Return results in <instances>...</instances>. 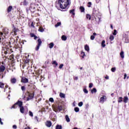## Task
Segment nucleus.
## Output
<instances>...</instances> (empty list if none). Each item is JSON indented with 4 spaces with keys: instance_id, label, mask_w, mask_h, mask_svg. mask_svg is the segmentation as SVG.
<instances>
[{
    "instance_id": "1",
    "label": "nucleus",
    "mask_w": 129,
    "mask_h": 129,
    "mask_svg": "<svg viewBox=\"0 0 129 129\" xmlns=\"http://www.w3.org/2000/svg\"><path fill=\"white\" fill-rule=\"evenodd\" d=\"M11 47V42H7L5 44V46L2 47V53H5V55H7V54H11V53H13L14 51H13V49L10 48Z\"/></svg>"
},
{
    "instance_id": "2",
    "label": "nucleus",
    "mask_w": 129,
    "mask_h": 129,
    "mask_svg": "<svg viewBox=\"0 0 129 129\" xmlns=\"http://www.w3.org/2000/svg\"><path fill=\"white\" fill-rule=\"evenodd\" d=\"M56 3L58 5L61 10H66V8L69 6V0H58Z\"/></svg>"
},
{
    "instance_id": "3",
    "label": "nucleus",
    "mask_w": 129,
    "mask_h": 129,
    "mask_svg": "<svg viewBox=\"0 0 129 129\" xmlns=\"http://www.w3.org/2000/svg\"><path fill=\"white\" fill-rule=\"evenodd\" d=\"M52 109L55 112H60L63 109V107L61 104H55L52 105Z\"/></svg>"
},
{
    "instance_id": "4",
    "label": "nucleus",
    "mask_w": 129,
    "mask_h": 129,
    "mask_svg": "<svg viewBox=\"0 0 129 129\" xmlns=\"http://www.w3.org/2000/svg\"><path fill=\"white\" fill-rule=\"evenodd\" d=\"M23 105V102L21 101L18 100L16 103H15L11 107V109L14 108L16 109V108H18V106H22Z\"/></svg>"
},
{
    "instance_id": "5",
    "label": "nucleus",
    "mask_w": 129,
    "mask_h": 129,
    "mask_svg": "<svg viewBox=\"0 0 129 129\" xmlns=\"http://www.w3.org/2000/svg\"><path fill=\"white\" fill-rule=\"evenodd\" d=\"M27 93L28 94V97L27 98V101L33 99L34 97H35V92H33L32 93H31L27 91Z\"/></svg>"
},
{
    "instance_id": "6",
    "label": "nucleus",
    "mask_w": 129,
    "mask_h": 129,
    "mask_svg": "<svg viewBox=\"0 0 129 129\" xmlns=\"http://www.w3.org/2000/svg\"><path fill=\"white\" fill-rule=\"evenodd\" d=\"M29 11H30L31 13L34 14L37 11L36 5L35 4H31L29 7Z\"/></svg>"
},
{
    "instance_id": "7",
    "label": "nucleus",
    "mask_w": 129,
    "mask_h": 129,
    "mask_svg": "<svg viewBox=\"0 0 129 129\" xmlns=\"http://www.w3.org/2000/svg\"><path fill=\"white\" fill-rule=\"evenodd\" d=\"M37 43H38L37 45L35 47V51H39V49H40V47H41V45H42V40L39 38L37 40Z\"/></svg>"
},
{
    "instance_id": "8",
    "label": "nucleus",
    "mask_w": 129,
    "mask_h": 129,
    "mask_svg": "<svg viewBox=\"0 0 129 129\" xmlns=\"http://www.w3.org/2000/svg\"><path fill=\"white\" fill-rule=\"evenodd\" d=\"M13 29H12V33H14V36H17V35H18V34L17 33V32H20V29H19V28L16 27L15 26V25H13Z\"/></svg>"
},
{
    "instance_id": "9",
    "label": "nucleus",
    "mask_w": 129,
    "mask_h": 129,
    "mask_svg": "<svg viewBox=\"0 0 129 129\" xmlns=\"http://www.w3.org/2000/svg\"><path fill=\"white\" fill-rule=\"evenodd\" d=\"M21 82H22V83H28V82H29V79L25 77H22L21 78Z\"/></svg>"
},
{
    "instance_id": "10",
    "label": "nucleus",
    "mask_w": 129,
    "mask_h": 129,
    "mask_svg": "<svg viewBox=\"0 0 129 129\" xmlns=\"http://www.w3.org/2000/svg\"><path fill=\"white\" fill-rule=\"evenodd\" d=\"M10 82L11 83H12V84H16V83H17V78H11L10 80Z\"/></svg>"
},
{
    "instance_id": "11",
    "label": "nucleus",
    "mask_w": 129,
    "mask_h": 129,
    "mask_svg": "<svg viewBox=\"0 0 129 129\" xmlns=\"http://www.w3.org/2000/svg\"><path fill=\"white\" fill-rule=\"evenodd\" d=\"M105 100H106V96L103 95L102 97L100 99V102H102V103H103Z\"/></svg>"
},
{
    "instance_id": "12",
    "label": "nucleus",
    "mask_w": 129,
    "mask_h": 129,
    "mask_svg": "<svg viewBox=\"0 0 129 129\" xmlns=\"http://www.w3.org/2000/svg\"><path fill=\"white\" fill-rule=\"evenodd\" d=\"M45 125L47 126V127H51L52 125V122L51 121H47L45 123Z\"/></svg>"
},
{
    "instance_id": "13",
    "label": "nucleus",
    "mask_w": 129,
    "mask_h": 129,
    "mask_svg": "<svg viewBox=\"0 0 129 129\" xmlns=\"http://www.w3.org/2000/svg\"><path fill=\"white\" fill-rule=\"evenodd\" d=\"M28 4H29V3L27 0H24L21 3V6H28Z\"/></svg>"
},
{
    "instance_id": "14",
    "label": "nucleus",
    "mask_w": 129,
    "mask_h": 129,
    "mask_svg": "<svg viewBox=\"0 0 129 129\" xmlns=\"http://www.w3.org/2000/svg\"><path fill=\"white\" fill-rule=\"evenodd\" d=\"M0 88L4 89V92H6V89H5V84L2 82H0Z\"/></svg>"
},
{
    "instance_id": "15",
    "label": "nucleus",
    "mask_w": 129,
    "mask_h": 129,
    "mask_svg": "<svg viewBox=\"0 0 129 129\" xmlns=\"http://www.w3.org/2000/svg\"><path fill=\"white\" fill-rule=\"evenodd\" d=\"M20 107V112L21 113H25V108L24 107V106H23V105H21V106H19Z\"/></svg>"
},
{
    "instance_id": "16",
    "label": "nucleus",
    "mask_w": 129,
    "mask_h": 129,
    "mask_svg": "<svg viewBox=\"0 0 129 129\" xmlns=\"http://www.w3.org/2000/svg\"><path fill=\"white\" fill-rule=\"evenodd\" d=\"M6 70V67L4 66H0V72L2 73Z\"/></svg>"
},
{
    "instance_id": "17",
    "label": "nucleus",
    "mask_w": 129,
    "mask_h": 129,
    "mask_svg": "<svg viewBox=\"0 0 129 129\" xmlns=\"http://www.w3.org/2000/svg\"><path fill=\"white\" fill-rule=\"evenodd\" d=\"M97 13H98V11H97V10H93L92 16H93L94 17H97Z\"/></svg>"
},
{
    "instance_id": "18",
    "label": "nucleus",
    "mask_w": 129,
    "mask_h": 129,
    "mask_svg": "<svg viewBox=\"0 0 129 129\" xmlns=\"http://www.w3.org/2000/svg\"><path fill=\"white\" fill-rule=\"evenodd\" d=\"M12 10H13V6H9L7 9L8 13L9 14V13H11V12H12Z\"/></svg>"
},
{
    "instance_id": "19",
    "label": "nucleus",
    "mask_w": 129,
    "mask_h": 129,
    "mask_svg": "<svg viewBox=\"0 0 129 129\" xmlns=\"http://www.w3.org/2000/svg\"><path fill=\"white\" fill-rule=\"evenodd\" d=\"M80 11L81 13H85V9L83 6H81L80 7Z\"/></svg>"
},
{
    "instance_id": "20",
    "label": "nucleus",
    "mask_w": 129,
    "mask_h": 129,
    "mask_svg": "<svg viewBox=\"0 0 129 129\" xmlns=\"http://www.w3.org/2000/svg\"><path fill=\"white\" fill-rule=\"evenodd\" d=\"M25 65H27L28 68H30V60H26L24 62Z\"/></svg>"
},
{
    "instance_id": "21",
    "label": "nucleus",
    "mask_w": 129,
    "mask_h": 129,
    "mask_svg": "<svg viewBox=\"0 0 129 129\" xmlns=\"http://www.w3.org/2000/svg\"><path fill=\"white\" fill-rule=\"evenodd\" d=\"M96 36V33H95V32H94L93 34V35L91 36L90 39L92 40H94V39H95V36Z\"/></svg>"
},
{
    "instance_id": "22",
    "label": "nucleus",
    "mask_w": 129,
    "mask_h": 129,
    "mask_svg": "<svg viewBox=\"0 0 129 129\" xmlns=\"http://www.w3.org/2000/svg\"><path fill=\"white\" fill-rule=\"evenodd\" d=\"M52 64L53 65H55L53 66V67H54L55 68H56V67L58 66V63H57V61L56 60L52 61Z\"/></svg>"
},
{
    "instance_id": "23",
    "label": "nucleus",
    "mask_w": 129,
    "mask_h": 129,
    "mask_svg": "<svg viewBox=\"0 0 129 129\" xmlns=\"http://www.w3.org/2000/svg\"><path fill=\"white\" fill-rule=\"evenodd\" d=\"M75 9L70 10V14H72V16H75Z\"/></svg>"
},
{
    "instance_id": "24",
    "label": "nucleus",
    "mask_w": 129,
    "mask_h": 129,
    "mask_svg": "<svg viewBox=\"0 0 129 129\" xmlns=\"http://www.w3.org/2000/svg\"><path fill=\"white\" fill-rule=\"evenodd\" d=\"M85 56H86V55L85 54V52H84L83 51H81L80 56L82 57V58H83V59L84 58V57H85Z\"/></svg>"
},
{
    "instance_id": "25",
    "label": "nucleus",
    "mask_w": 129,
    "mask_h": 129,
    "mask_svg": "<svg viewBox=\"0 0 129 129\" xmlns=\"http://www.w3.org/2000/svg\"><path fill=\"white\" fill-rule=\"evenodd\" d=\"M128 101V98L127 97V96H124L123 99V102H124V103H127Z\"/></svg>"
},
{
    "instance_id": "26",
    "label": "nucleus",
    "mask_w": 129,
    "mask_h": 129,
    "mask_svg": "<svg viewBox=\"0 0 129 129\" xmlns=\"http://www.w3.org/2000/svg\"><path fill=\"white\" fill-rule=\"evenodd\" d=\"M85 50L87 52H89V46H88V45L86 44L85 45Z\"/></svg>"
},
{
    "instance_id": "27",
    "label": "nucleus",
    "mask_w": 129,
    "mask_h": 129,
    "mask_svg": "<svg viewBox=\"0 0 129 129\" xmlns=\"http://www.w3.org/2000/svg\"><path fill=\"white\" fill-rule=\"evenodd\" d=\"M4 34L5 36L9 34V29H4Z\"/></svg>"
},
{
    "instance_id": "28",
    "label": "nucleus",
    "mask_w": 129,
    "mask_h": 129,
    "mask_svg": "<svg viewBox=\"0 0 129 129\" xmlns=\"http://www.w3.org/2000/svg\"><path fill=\"white\" fill-rule=\"evenodd\" d=\"M120 56L122 59H123L124 58V52H123V51H121L120 53Z\"/></svg>"
},
{
    "instance_id": "29",
    "label": "nucleus",
    "mask_w": 129,
    "mask_h": 129,
    "mask_svg": "<svg viewBox=\"0 0 129 129\" xmlns=\"http://www.w3.org/2000/svg\"><path fill=\"white\" fill-rule=\"evenodd\" d=\"M59 97L60 98H65V94L63 93L60 92L59 93Z\"/></svg>"
},
{
    "instance_id": "30",
    "label": "nucleus",
    "mask_w": 129,
    "mask_h": 129,
    "mask_svg": "<svg viewBox=\"0 0 129 129\" xmlns=\"http://www.w3.org/2000/svg\"><path fill=\"white\" fill-rule=\"evenodd\" d=\"M38 31H39V32H41V33H43V32H44V28H43V27L40 26L39 28Z\"/></svg>"
},
{
    "instance_id": "31",
    "label": "nucleus",
    "mask_w": 129,
    "mask_h": 129,
    "mask_svg": "<svg viewBox=\"0 0 129 129\" xmlns=\"http://www.w3.org/2000/svg\"><path fill=\"white\" fill-rule=\"evenodd\" d=\"M91 93H96L97 92V90H96V88H94L91 91Z\"/></svg>"
},
{
    "instance_id": "32",
    "label": "nucleus",
    "mask_w": 129,
    "mask_h": 129,
    "mask_svg": "<svg viewBox=\"0 0 129 129\" xmlns=\"http://www.w3.org/2000/svg\"><path fill=\"white\" fill-rule=\"evenodd\" d=\"M66 120L67 122H70V118H69V116L68 115H66Z\"/></svg>"
},
{
    "instance_id": "33",
    "label": "nucleus",
    "mask_w": 129,
    "mask_h": 129,
    "mask_svg": "<svg viewBox=\"0 0 129 129\" xmlns=\"http://www.w3.org/2000/svg\"><path fill=\"white\" fill-rule=\"evenodd\" d=\"M53 47H54V43L53 42H51L49 44V48L50 49H52V48H53Z\"/></svg>"
},
{
    "instance_id": "34",
    "label": "nucleus",
    "mask_w": 129,
    "mask_h": 129,
    "mask_svg": "<svg viewBox=\"0 0 129 129\" xmlns=\"http://www.w3.org/2000/svg\"><path fill=\"white\" fill-rule=\"evenodd\" d=\"M101 46L102 48H104L106 46L105 45V40H102V43H101Z\"/></svg>"
},
{
    "instance_id": "35",
    "label": "nucleus",
    "mask_w": 129,
    "mask_h": 129,
    "mask_svg": "<svg viewBox=\"0 0 129 129\" xmlns=\"http://www.w3.org/2000/svg\"><path fill=\"white\" fill-rule=\"evenodd\" d=\"M9 59L10 60H12V61H14V60H15V58L14 57V55L13 54L9 56Z\"/></svg>"
},
{
    "instance_id": "36",
    "label": "nucleus",
    "mask_w": 129,
    "mask_h": 129,
    "mask_svg": "<svg viewBox=\"0 0 129 129\" xmlns=\"http://www.w3.org/2000/svg\"><path fill=\"white\" fill-rule=\"evenodd\" d=\"M61 40H62V41H66V40H67V37L65 35H62L61 36Z\"/></svg>"
},
{
    "instance_id": "37",
    "label": "nucleus",
    "mask_w": 129,
    "mask_h": 129,
    "mask_svg": "<svg viewBox=\"0 0 129 129\" xmlns=\"http://www.w3.org/2000/svg\"><path fill=\"white\" fill-rule=\"evenodd\" d=\"M114 39V36H113V35H110L109 36V40L110 41H113V40Z\"/></svg>"
},
{
    "instance_id": "38",
    "label": "nucleus",
    "mask_w": 129,
    "mask_h": 129,
    "mask_svg": "<svg viewBox=\"0 0 129 129\" xmlns=\"http://www.w3.org/2000/svg\"><path fill=\"white\" fill-rule=\"evenodd\" d=\"M21 90L23 92H25V91H26V87L25 86H21Z\"/></svg>"
},
{
    "instance_id": "39",
    "label": "nucleus",
    "mask_w": 129,
    "mask_h": 129,
    "mask_svg": "<svg viewBox=\"0 0 129 129\" xmlns=\"http://www.w3.org/2000/svg\"><path fill=\"white\" fill-rule=\"evenodd\" d=\"M86 19H89V20H91V16L88 14L86 15Z\"/></svg>"
},
{
    "instance_id": "40",
    "label": "nucleus",
    "mask_w": 129,
    "mask_h": 129,
    "mask_svg": "<svg viewBox=\"0 0 129 129\" xmlns=\"http://www.w3.org/2000/svg\"><path fill=\"white\" fill-rule=\"evenodd\" d=\"M56 129H62V125H56Z\"/></svg>"
},
{
    "instance_id": "41",
    "label": "nucleus",
    "mask_w": 129,
    "mask_h": 129,
    "mask_svg": "<svg viewBox=\"0 0 129 129\" xmlns=\"http://www.w3.org/2000/svg\"><path fill=\"white\" fill-rule=\"evenodd\" d=\"M59 26H61V22H57V24L55 25V28H57V27Z\"/></svg>"
},
{
    "instance_id": "42",
    "label": "nucleus",
    "mask_w": 129,
    "mask_h": 129,
    "mask_svg": "<svg viewBox=\"0 0 129 129\" xmlns=\"http://www.w3.org/2000/svg\"><path fill=\"white\" fill-rule=\"evenodd\" d=\"M122 101V97H119L118 100V103L121 102Z\"/></svg>"
},
{
    "instance_id": "43",
    "label": "nucleus",
    "mask_w": 129,
    "mask_h": 129,
    "mask_svg": "<svg viewBox=\"0 0 129 129\" xmlns=\"http://www.w3.org/2000/svg\"><path fill=\"white\" fill-rule=\"evenodd\" d=\"M117 34V31L116 30L114 29L113 32V35L114 36H116V34Z\"/></svg>"
},
{
    "instance_id": "44",
    "label": "nucleus",
    "mask_w": 129,
    "mask_h": 129,
    "mask_svg": "<svg viewBox=\"0 0 129 129\" xmlns=\"http://www.w3.org/2000/svg\"><path fill=\"white\" fill-rule=\"evenodd\" d=\"M74 110H75V111L76 112H79V108L76 107L75 108Z\"/></svg>"
},
{
    "instance_id": "45",
    "label": "nucleus",
    "mask_w": 129,
    "mask_h": 129,
    "mask_svg": "<svg viewBox=\"0 0 129 129\" xmlns=\"http://www.w3.org/2000/svg\"><path fill=\"white\" fill-rule=\"evenodd\" d=\"M29 114L30 116H31V117H33V116H34V115L33 114V112H32V111H29Z\"/></svg>"
},
{
    "instance_id": "46",
    "label": "nucleus",
    "mask_w": 129,
    "mask_h": 129,
    "mask_svg": "<svg viewBox=\"0 0 129 129\" xmlns=\"http://www.w3.org/2000/svg\"><path fill=\"white\" fill-rule=\"evenodd\" d=\"M83 105V102H80L78 103V106H80V107H81Z\"/></svg>"
},
{
    "instance_id": "47",
    "label": "nucleus",
    "mask_w": 129,
    "mask_h": 129,
    "mask_svg": "<svg viewBox=\"0 0 129 129\" xmlns=\"http://www.w3.org/2000/svg\"><path fill=\"white\" fill-rule=\"evenodd\" d=\"M92 5V4L91 3V2H89V3H88L87 7H88V8H91Z\"/></svg>"
},
{
    "instance_id": "48",
    "label": "nucleus",
    "mask_w": 129,
    "mask_h": 129,
    "mask_svg": "<svg viewBox=\"0 0 129 129\" xmlns=\"http://www.w3.org/2000/svg\"><path fill=\"white\" fill-rule=\"evenodd\" d=\"M92 86H93V84H92V83H90L89 84V88H91L92 87Z\"/></svg>"
},
{
    "instance_id": "49",
    "label": "nucleus",
    "mask_w": 129,
    "mask_h": 129,
    "mask_svg": "<svg viewBox=\"0 0 129 129\" xmlns=\"http://www.w3.org/2000/svg\"><path fill=\"white\" fill-rule=\"evenodd\" d=\"M63 66H64V64L63 63H61V64L59 65V69H62V68H63Z\"/></svg>"
},
{
    "instance_id": "50",
    "label": "nucleus",
    "mask_w": 129,
    "mask_h": 129,
    "mask_svg": "<svg viewBox=\"0 0 129 129\" xmlns=\"http://www.w3.org/2000/svg\"><path fill=\"white\" fill-rule=\"evenodd\" d=\"M35 74H36V75L37 76V77H38V76H40V75L41 74H40V72H36L35 73Z\"/></svg>"
},
{
    "instance_id": "51",
    "label": "nucleus",
    "mask_w": 129,
    "mask_h": 129,
    "mask_svg": "<svg viewBox=\"0 0 129 129\" xmlns=\"http://www.w3.org/2000/svg\"><path fill=\"white\" fill-rule=\"evenodd\" d=\"M49 100L50 102H54V99L53 98H50Z\"/></svg>"
},
{
    "instance_id": "52",
    "label": "nucleus",
    "mask_w": 129,
    "mask_h": 129,
    "mask_svg": "<svg viewBox=\"0 0 129 129\" xmlns=\"http://www.w3.org/2000/svg\"><path fill=\"white\" fill-rule=\"evenodd\" d=\"M83 91L85 93H86L87 94V93H88V91L86 89H84Z\"/></svg>"
},
{
    "instance_id": "53",
    "label": "nucleus",
    "mask_w": 129,
    "mask_h": 129,
    "mask_svg": "<svg viewBox=\"0 0 129 129\" xmlns=\"http://www.w3.org/2000/svg\"><path fill=\"white\" fill-rule=\"evenodd\" d=\"M116 69H115V68H112L111 69V71H112V72H115V70Z\"/></svg>"
},
{
    "instance_id": "54",
    "label": "nucleus",
    "mask_w": 129,
    "mask_h": 129,
    "mask_svg": "<svg viewBox=\"0 0 129 129\" xmlns=\"http://www.w3.org/2000/svg\"><path fill=\"white\" fill-rule=\"evenodd\" d=\"M36 35L34 33H30V36L31 38L34 37Z\"/></svg>"
},
{
    "instance_id": "55",
    "label": "nucleus",
    "mask_w": 129,
    "mask_h": 129,
    "mask_svg": "<svg viewBox=\"0 0 129 129\" xmlns=\"http://www.w3.org/2000/svg\"><path fill=\"white\" fill-rule=\"evenodd\" d=\"M31 26L32 27V28H35V26H34V22L31 23Z\"/></svg>"
},
{
    "instance_id": "56",
    "label": "nucleus",
    "mask_w": 129,
    "mask_h": 129,
    "mask_svg": "<svg viewBox=\"0 0 129 129\" xmlns=\"http://www.w3.org/2000/svg\"><path fill=\"white\" fill-rule=\"evenodd\" d=\"M74 80H78V77H74Z\"/></svg>"
},
{
    "instance_id": "57",
    "label": "nucleus",
    "mask_w": 129,
    "mask_h": 129,
    "mask_svg": "<svg viewBox=\"0 0 129 129\" xmlns=\"http://www.w3.org/2000/svg\"><path fill=\"white\" fill-rule=\"evenodd\" d=\"M105 79L107 80H108V79H109V77H108V76H106V77H105Z\"/></svg>"
},
{
    "instance_id": "58",
    "label": "nucleus",
    "mask_w": 129,
    "mask_h": 129,
    "mask_svg": "<svg viewBox=\"0 0 129 129\" xmlns=\"http://www.w3.org/2000/svg\"><path fill=\"white\" fill-rule=\"evenodd\" d=\"M125 43H129L128 39H127V38H126L125 39Z\"/></svg>"
},
{
    "instance_id": "59",
    "label": "nucleus",
    "mask_w": 129,
    "mask_h": 129,
    "mask_svg": "<svg viewBox=\"0 0 129 129\" xmlns=\"http://www.w3.org/2000/svg\"><path fill=\"white\" fill-rule=\"evenodd\" d=\"M0 123L2 125L4 124V123L3 122V121H2V118H0Z\"/></svg>"
},
{
    "instance_id": "60",
    "label": "nucleus",
    "mask_w": 129,
    "mask_h": 129,
    "mask_svg": "<svg viewBox=\"0 0 129 129\" xmlns=\"http://www.w3.org/2000/svg\"><path fill=\"white\" fill-rule=\"evenodd\" d=\"M13 128L16 129V128H17V126L16 125H13Z\"/></svg>"
},
{
    "instance_id": "61",
    "label": "nucleus",
    "mask_w": 129,
    "mask_h": 129,
    "mask_svg": "<svg viewBox=\"0 0 129 129\" xmlns=\"http://www.w3.org/2000/svg\"><path fill=\"white\" fill-rule=\"evenodd\" d=\"M25 42H27V41H26V40H22V44H24V43H25Z\"/></svg>"
},
{
    "instance_id": "62",
    "label": "nucleus",
    "mask_w": 129,
    "mask_h": 129,
    "mask_svg": "<svg viewBox=\"0 0 129 129\" xmlns=\"http://www.w3.org/2000/svg\"><path fill=\"white\" fill-rule=\"evenodd\" d=\"M34 40H37V39H38V37L36 35L34 36Z\"/></svg>"
},
{
    "instance_id": "63",
    "label": "nucleus",
    "mask_w": 129,
    "mask_h": 129,
    "mask_svg": "<svg viewBox=\"0 0 129 129\" xmlns=\"http://www.w3.org/2000/svg\"><path fill=\"white\" fill-rule=\"evenodd\" d=\"M126 78V74H124V79H125Z\"/></svg>"
},
{
    "instance_id": "64",
    "label": "nucleus",
    "mask_w": 129,
    "mask_h": 129,
    "mask_svg": "<svg viewBox=\"0 0 129 129\" xmlns=\"http://www.w3.org/2000/svg\"><path fill=\"white\" fill-rule=\"evenodd\" d=\"M0 35H1V36H3L4 35V33L0 32Z\"/></svg>"
}]
</instances>
